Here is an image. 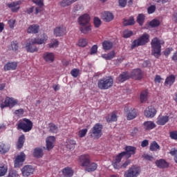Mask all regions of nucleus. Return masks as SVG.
Listing matches in <instances>:
<instances>
[{"label":"nucleus","instance_id":"1","mask_svg":"<svg viewBox=\"0 0 177 177\" xmlns=\"http://www.w3.org/2000/svg\"><path fill=\"white\" fill-rule=\"evenodd\" d=\"M46 41H48V35L44 33L39 37L31 39L26 44L25 48L27 52L34 53V52H38V48L35 45H42L46 44Z\"/></svg>","mask_w":177,"mask_h":177},{"label":"nucleus","instance_id":"2","mask_svg":"<svg viewBox=\"0 0 177 177\" xmlns=\"http://www.w3.org/2000/svg\"><path fill=\"white\" fill-rule=\"evenodd\" d=\"M124 150L125 151L119 153L116 156L115 161L112 164L113 168H120V162H121L122 157L130 158L131 156H133L136 153V147L132 146L125 147Z\"/></svg>","mask_w":177,"mask_h":177},{"label":"nucleus","instance_id":"3","mask_svg":"<svg viewBox=\"0 0 177 177\" xmlns=\"http://www.w3.org/2000/svg\"><path fill=\"white\" fill-rule=\"evenodd\" d=\"M151 46L152 48L151 55L155 57L161 56V42L158 38L155 37L151 40Z\"/></svg>","mask_w":177,"mask_h":177},{"label":"nucleus","instance_id":"4","mask_svg":"<svg viewBox=\"0 0 177 177\" xmlns=\"http://www.w3.org/2000/svg\"><path fill=\"white\" fill-rule=\"evenodd\" d=\"M113 84L114 80H113V77H111V76L103 77L98 80L97 87L99 88V89L102 90L109 89V88H111V86H113Z\"/></svg>","mask_w":177,"mask_h":177},{"label":"nucleus","instance_id":"5","mask_svg":"<svg viewBox=\"0 0 177 177\" xmlns=\"http://www.w3.org/2000/svg\"><path fill=\"white\" fill-rule=\"evenodd\" d=\"M17 129H21L23 132H30L32 129V122L27 118H24L19 121Z\"/></svg>","mask_w":177,"mask_h":177},{"label":"nucleus","instance_id":"6","mask_svg":"<svg viewBox=\"0 0 177 177\" xmlns=\"http://www.w3.org/2000/svg\"><path fill=\"white\" fill-rule=\"evenodd\" d=\"M102 129H103V125L100 123H96L90 131V136L93 139H100L102 135Z\"/></svg>","mask_w":177,"mask_h":177},{"label":"nucleus","instance_id":"7","mask_svg":"<svg viewBox=\"0 0 177 177\" xmlns=\"http://www.w3.org/2000/svg\"><path fill=\"white\" fill-rule=\"evenodd\" d=\"M150 36L147 33H144L142 37H139L137 39H135L131 45L132 48H136L138 46H143L149 42Z\"/></svg>","mask_w":177,"mask_h":177},{"label":"nucleus","instance_id":"8","mask_svg":"<svg viewBox=\"0 0 177 177\" xmlns=\"http://www.w3.org/2000/svg\"><path fill=\"white\" fill-rule=\"evenodd\" d=\"M139 175H140V167L135 165L124 173V177H138Z\"/></svg>","mask_w":177,"mask_h":177},{"label":"nucleus","instance_id":"9","mask_svg":"<svg viewBox=\"0 0 177 177\" xmlns=\"http://www.w3.org/2000/svg\"><path fill=\"white\" fill-rule=\"evenodd\" d=\"M19 100L13 97H6L4 102L1 104V108L5 109V107H10V109H12L15 107V106H17Z\"/></svg>","mask_w":177,"mask_h":177},{"label":"nucleus","instance_id":"10","mask_svg":"<svg viewBox=\"0 0 177 177\" xmlns=\"http://www.w3.org/2000/svg\"><path fill=\"white\" fill-rule=\"evenodd\" d=\"M124 111L127 113V118L129 121H131V120H133L134 118H136L138 113H136V109L131 108H129L128 106L124 107Z\"/></svg>","mask_w":177,"mask_h":177},{"label":"nucleus","instance_id":"11","mask_svg":"<svg viewBox=\"0 0 177 177\" xmlns=\"http://www.w3.org/2000/svg\"><path fill=\"white\" fill-rule=\"evenodd\" d=\"M144 114L147 118H153L157 114V110L154 106H149L145 110Z\"/></svg>","mask_w":177,"mask_h":177},{"label":"nucleus","instance_id":"12","mask_svg":"<svg viewBox=\"0 0 177 177\" xmlns=\"http://www.w3.org/2000/svg\"><path fill=\"white\" fill-rule=\"evenodd\" d=\"M79 161L81 167H88L91 162V157L88 154L82 155L79 158Z\"/></svg>","mask_w":177,"mask_h":177},{"label":"nucleus","instance_id":"13","mask_svg":"<svg viewBox=\"0 0 177 177\" xmlns=\"http://www.w3.org/2000/svg\"><path fill=\"white\" fill-rule=\"evenodd\" d=\"M67 33V28L64 26H60L56 27L54 29V35L55 37H63V35H66Z\"/></svg>","mask_w":177,"mask_h":177},{"label":"nucleus","instance_id":"14","mask_svg":"<svg viewBox=\"0 0 177 177\" xmlns=\"http://www.w3.org/2000/svg\"><path fill=\"white\" fill-rule=\"evenodd\" d=\"M23 176H30L34 174V167L31 165H26L21 169Z\"/></svg>","mask_w":177,"mask_h":177},{"label":"nucleus","instance_id":"15","mask_svg":"<svg viewBox=\"0 0 177 177\" xmlns=\"http://www.w3.org/2000/svg\"><path fill=\"white\" fill-rule=\"evenodd\" d=\"M90 20H91V17H89V15L88 14H84L78 18L77 21L80 26H84L86 24H89Z\"/></svg>","mask_w":177,"mask_h":177},{"label":"nucleus","instance_id":"16","mask_svg":"<svg viewBox=\"0 0 177 177\" xmlns=\"http://www.w3.org/2000/svg\"><path fill=\"white\" fill-rule=\"evenodd\" d=\"M43 59L47 63H53L55 61V54L53 53L46 52L43 54Z\"/></svg>","mask_w":177,"mask_h":177},{"label":"nucleus","instance_id":"17","mask_svg":"<svg viewBox=\"0 0 177 177\" xmlns=\"http://www.w3.org/2000/svg\"><path fill=\"white\" fill-rule=\"evenodd\" d=\"M131 76L133 80H142L143 77L142 70L139 68L133 70V71H131Z\"/></svg>","mask_w":177,"mask_h":177},{"label":"nucleus","instance_id":"18","mask_svg":"<svg viewBox=\"0 0 177 177\" xmlns=\"http://www.w3.org/2000/svg\"><path fill=\"white\" fill-rule=\"evenodd\" d=\"M17 68V62H9L3 66L4 71H10V70H16Z\"/></svg>","mask_w":177,"mask_h":177},{"label":"nucleus","instance_id":"19","mask_svg":"<svg viewBox=\"0 0 177 177\" xmlns=\"http://www.w3.org/2000/svg\"><path fill=\"white\" fill-rule=\"evenodd\" d=\"M101 17L104 21L109 23V21H111L114 19V15L110 12H104L101 14Z\"/></svg>","mask_w":177,"mask_h":177},{"label":"nucleus","instance_id":"20","mask_svg":"<svg viewBox=\"0 0 177 177\" xmlns=\"http://www.w3.org/2000/svg\"><path fill=\"white\" fill-rule=\"evenodd\" d=\"M56 140V138L55 136H49L46 138V147L47 150H52L53 149V147L55 146V141Z\"/></svg>","mask_w":177,"mask_h":177},{"label":"nucleus","instance_id":"21","mask_svg":"<svg viewBox=\"0 0 177 177\" xmlns=\"http://www.w3.org/2000/svg\"><path fill=\"white\" fill-rule=\"evenodd\" d=\"M26 160V154L24 152H21L18 155L15 160V166L19 167L20 162H24Z\"/></svg>","mask_w":177,"mask_h":177},{"label":"nucleus","instance_id":"22","mask_svg":"<svg viewBox=\"0 0 177 177\" xmlns=\"http://www.w3.org/2000/svg\"><path fill=\"white\" fill-rule=\"evenodd\" d=\"M155 164L156 167H158V168L164 169V168H168L169 167V164L167 162H166V160L164 159L156 160Z\"/></svg>","mask_w":177,"mask_h":177},{"label":"nucleus","instance_id":"23","mask_svg":"<svg viewBox=\"0 0 177 177\" xmlns=\"http://www.w3.org/2000/svg\"><path fill=\"white\" fill-rule=\"evenodd\" d=\"M129 78V73H128V72H123L117 77V81L118 82H125V81H127Z\"/></svg>","mask_w":177,"mask_h":177},{"label":"nucleus","instance_id":"24","mask_svg":"<svg viewBox=\"0 0 177 177\" xmlns=\"http://www.w3.org/2000/svg\"><path fill=\"white\" fill-rule=\"evenodd\" d=\"M38 31H39V26L37 24L30 25L27 29L28 34H38Z\"/></svg>","mask_w":177,"mask_h":177},{"label":"nucleus","instance_id":"25","mask_svg":"<svg viewBox=\"0 0 177 177\" xmlns=\"http://www.w3.org/2000/svg\"><path fill=\"white\" fill-rule=\"evenodd\" d=\"M10 149V146L8 144H5L3 142H0V153L1 154H6L9 151Z\"/></svg>","mask_w":177,"mask_h":177},{"label":"nucleus","instance_id":"26","mask_svg":"<svg viewBox=\"0 0 177 177\" xmlns=\"http://www.w3.org/2000/svg\"><path fill=\"white\" fill-rule=\"evenodd\" d=\"M91 24H87L86 25H80V30L82 34H89L91 31Z\"/></svg>","mask_w":177,"mask_h":177},{"label":"nucleus","instance_id":"27","mask_svg":"<svg viewBox=\"0 0 177 177\" xmlns=\"http://www.w3.org/2000/svg\"><path fill=\"white\" fill-rule=\"evenodd\" d=\"M7 6H8V8L11 9L12 12H18V10L20 9V4L19 2H12L11 3H8L7 4Z\"/></svg>","mask_w":177,"mask_h":177},{"label":"nucleus","instance_id":"28","mask_svg":"<svg viewBox=\"0 0 177 177\" xmlns=\"http://www.w3.org/2000/svg\"><path fill=\"white\" fill-rule=\"evenodd\" d=\"M168 121H169V116H160L158 118L156 123L158 124V125H165V124H167Z\"/></svg>","mask_w":177,"mask_h":177},{"label":"nucleus","instance_id":"29","mask_svg":"<svg viewBox=\"0 0 177 177\" xmlns=\"http://www.w3.org/2000/svg\"><path fill=\"white\" fill-rule=\"evenodd\" d=\"M175 75H171L170 76L167 77L165 82V86H171V85H174V83L175 82Z\"/></svg>","mask_w":177,"mask_h":177},{"label":"nucleus","instance_id":"30","mask_svg":"<svg viewBox=\"0 0 177 177\" xmlns=\"http://www.w3.org/2000/svg\"><path fill=\"white\" fill-rule=\"evenodd\" d=\"M97 169V165L95 162H89V164L85 167V171L87 172H93Z\"/></svg>","mask_w":177,"mask_h":177},{"label":"nucleus","instance_id":"31","mask_svg":"<svg viewBox=\"0 0 177 177\" xmlns=\"http://www.w3.org/2000/svg\"><path fill=\"white\" fill-rule=\"evenodd\" d=\"M144 129L146 131H150L151 129H154L156 128V124L152 121H147L143 123Z\"/></svg>","mask_w":177,"mask_h":177},{"label":"nucleus","instance_id":"32","mask_svg":"<svg viewBox=\"0 0 177 177\" xmlns=\"http://www.w3.org/2000/svg\"><path fill=\"white\" fill-rule=\"evenodd\" d=\"M62 174L64 176L71 177L73 175H74V171L73 169H71V168L68 167L62 169Z\"/></svg>","mask_w":177,"mask_h":177},{"label":"nucleus","instance_id":"33","mask_svg":"<svg viewBox=\"0 0 177 177\" xmlns=\"http://www.w3.org/2000/svg\"><path fill=\"white\" fill-rule=\"evenodd\" d=\"M113 48V42L107 40L102 42V49L104 50H110Z\"/></svg>","mask_w":177,"mask_h":177},{"label":"nucleus","instance_id":"34","mask_svg":"<svg viewBox=\"0 0 177 177\" xmlns=\"http://www.w3.org/2000/svg\"><path fill=\"white\" fill-rule=\"evenodd\" d=\"M102 57L105 59V60H111V59H114V57H115V52L112 50L107 54L102 55Z\"/></svg>","mask_w":177,"mask_h":177},{"label":"nucleus","instance_id":"35","mask_svg":"<svg viewBox=\"0 0 177 177\" xmlns=\"http://www.w3.org/2000/svg\"><path fill=\"white\" fill-rule=\"evenodd\" d=\"M148 97H149V93L147 92V90L141 92L140 95L141 103H145V102H147Z\"/></svg>","mask_w":177,"mask_h":177},{"label":"nucleus","instance_id":"36","mask_svg":"<svg viewBox=\"0 0 177 177\" xmlns=\"http://www.w3.org/2000/svg\"><path fill=\"white\" fill-rule=\"evenodd\" d=\"M33 156L37 158H40V157L44 156V151L41 148H36L34 150Z\"/></svg>","mask_w":177,"mask_h":177},{"label":"nucleus","instance_id":"37","mask_svg":"<svg viewBox=\"0 0 177 177\" xmlns=\"http://www.w3.org/2000/svg\"><path fill=\"white\" fill-rule=\"evenodd\" d=\"M24 140H26V137L23 134L18 139V142L17 144V149H21V147L24 146Z\"/></svg>","mask_w":177,"mask_h":177},{"label":"nucleus","instance_id":"38","mask_svg":"<svg viewBox=\"0 0 177 177\" xmlns=\"http://www.w3.org/2000/svg\"><path fill=\"white\" fill-rule=\"evenodd\" d=\"M74 2H77V0H62L60 2V5L62 8H66V6H70Z\"/></svg>","mask_w":177,"mask_h":177},{"label":"nucleus","instance_id":"39","mask_svg":"<svg viewBox=\"0 0 177 177\" xmlns=\"http://www.w3.org/2000/svg\"><path fill=\"white\" fill-rule=\"evenodd\" d=\"M66 148L69 149V150H74L75 147L76 142L74 140H68L66 142Z\"/></svg>","mask_w":177,"mask_h":177},{"label":"nucleus","instance_id":"40","mask_svg":"<svg viewBox=\"0 0 177 177\" xmlns=\"http://www.w3.org/2000/svg\"><path fill=\"white\" fill-rule=\"evenodd\" d=\"M106 120L107 122H114L115 121H117V114L112 113L111 115L106 116Z\"/></svg>","mask_w":177,"mask_h":177},{"label":"nucleus","instance_id":"41","mask_svg":"<svg viewBox=\"0 0 177 177\" xmlns=\"http://www.w3.org/2000/svg\"><path fill=\"white\" fill-rule=\"evenodd\" d=\"M149 150H151V151H157V150H160V145L157 142L153 141L150 145Z\"/></svg>","mask_w":177,"mask_h":177},{"label":"nucleus","instance_id":"42","mask_svg":"<svg viewBox=\"0 0 177 177\" xmlns=\"http://www.w3.org/2000/svg\"><path fill=\"white\" fill-rule=\"evenodd\" d=\"M135 24V19L131 17L129 19H124L123 21V25L127 26H133Z\"/></svg>","mask_w":177,"mask_h":177},{"label":"nucleus","instance_id":"43","mask_svg":"<svg viewBox=\"0 0 177 177\" xmlns=\"http://www.w3.org/2000/svg\"><path fill=\"white\" fill-rule=\"evenodd\" d=\"M49 128H50V132H52L53 133H57V131H59V128L57 126H56L53 123L49 124Z\"/></svg>","mask_w":177,"mask_h":177},{"label":"nucleus","instance_id":"44","mask_svg":"<svg viewBox=\"0 0 177 177\" xmlns=\"http://www.w3.org/2000/svg\"><path fill=\"white\" fill-rule=\"evenodd\" d=\"M6 172H8V167L5 165L0 166V177L5 176Z\"/></svg>","mask_w":177,"mask_h":177},{"label":"nucleus","instance_id":"45","mask_svg":"<svg viewBox=\"0 0 177 177\" xmlns=\"http://www.w3.org/2000/svg\"><path fill=\"white\" fill-rule=\"evenodd\" d=\"M143 21H145V15L139 14L137 17V22L140 24V26H142Z\"/></svg>","mask_w":177,"mask_h":177},{"label":"nucleus","instance_id":"46","mask_svg":"<svg viewBox=\"0 0 177 177\" xmlns=\"http://www.w3.org/2000/svg\"><path fill=\"white\" fill-rule=\"evenodd\" d=\"M133 35V32L132 30H126L123 32L124 38H129Z\"/></svg>","mask_w":177,"mask_h":177},{"label":"nucleus","instance_id":"47","mask_svg":"<svg viewBox=\"0 0 177 177\" xmlns=\"http://www.w3.org/2000/svg\"><path fill=\"white\" fill-rule=\"evenodd\" d=\"M71 74L72 77H73L74 78H77V77H78L80 75V69L73 68L71 71Z\"/></svg>","mask_w":177,"mask_h":177},{"label":"nucleus","instance_id":"48","mask_svg":"<svg viewBox=\"0 0 177 177\" xmlns=\"http://www.w3.org/2000/svg\"><path fill=\"white\" fill-rule=\"evenodd\" d=\"M86 45H88V41L86 39H80L78 42V46L82 48L85 47Z\"/></svg>","mask_w":177,"mask_h":177},{"label":"nucleus","instance_id":"49","mask_svg":"<svg viewBox=\"0 0 177 177\" xmlns=\"http://www.w3.org/2000/svg\"><path fill=\"white\" fill-rule=\"evenodd\" d=\"M93 23L95 27L99 28V27H100V25L102 24V21L100 20V19H99V17H95Z\"/></svg>","mask_w":177,"mask_h":177},{"label":"nucleus","instance_id":"50","mask_svg":"<svg viewBox=\"0 0 177 177\" xmlns=\"http://www.w3.org/2000/svg\"><path fill=\"white\" fill-rule=\"evenodd\" d=\"M169 138L173 140H177V131H172L169 133Z\"/></svg>","mask_w":177,"mask_h":177},{"label":"nucleus","instance_id":"51","mask_svg":"<svg viewBox=\"0 0 177 177\" xmlns=\"http://www.w3.org/2000/svg\"><path fill=\"white\" fill-rule=\"evenodd\" d=\"M149 25L153 28L158 27V26H160V21L158 20L153 19L149 23Z\"/></svg>","mask_w":177,"mask_h":177},{"label":"nucleus","instance_id":"52","mask_svg":"<svg viewBox=\"0 0 177 177\" xmlns=\"http://www.w3.org/2000/svg\"><path fill=\"white\" fill-rule=\"evenodd\" d=\"M74 12H82V10H84V6H82V5H76L75 7H74V9H73Z\"/></svg>","mask_w":177,"mask_h":177},{"label":"nucleus","instance_id":"53","mask_svg":"<svg viewBox=\"0 0 177 177\" xmlns=\"http://www.w3.org/2000/svg\"><path fill=\"white\" fill-rule=\"evenodd\" d=\"M49 48H57L59 46V41L55 39L53 43L48 44Z\"/></svg>","mask_w":177,"mask_h":177},{"label":"nucleus","instance_id":"54","mask_svg":"<svg viewBox=\"0 0 177 177\" xmlns=\"http://www.w3.org/2000/svg\"><path fill=\"white\" fill-rule=\"evenodd\" d=\"M33 3H35L39 8L44 6V1L42 0H32Z\"/></svg>","mask_w":177,"mask_h":177},{"label":"nucleus","instance_id":"55","mask_svg":"<svg viewBox=\"0 0 177 177\" xmlns=\"http://www.w3.org/2000/svg\"><path fill=\"white\" fill-rule=\"evenodd\" d=\"M147 12L149 15H151V13H154V12H156V6L154 5L150 6L147 9Z\"/></svg>","mask_w":177,"mask_h":177},{"label":"nucleus","instance_id":"56","mask_svg":"<svg viewBox=\"0 0 177 177\" xmlns=\"http://www.w3.org/2000/svg\"><path fill=\"white\" fill-rule=\"evenodd\" d=\"M131 164V160H127L123 165H121L119 162L120 167L118 168H115V169H120V168H127V165H129Z\"/></svg>","mask_w":177,"mask_h":177},{"label":"nucleus","instance_id":"57","mask_svg":"<svg viewBox=\"0 0 177 177\" xmlns=\"http://www.w3.org/2000/svg\"><path fill=\"white\" fill-rule=\"evenodd\" d=\"M95 53H97V45H94L91 48L90 55H95Z\"/></svg>","mask_w":177,"mask_h":177},{"label":"nucleus","instance_id":"58","mask_svg":"<svg viewBox=\"0 0 177 177\" xmlns=\"http://www.w3.org/2000/svg\"><path fill=\"white\" fill-rule=\"evenodd\" d=\"M11 48L15 51L19 49V45L17 44V41L11 42Z\"/></svg>","mask_w":177,"mask_h":177},{"label":"nucleus","instance_id":"59","mask_svg":"<svg viewBox=\"0 0 177 177\" xmlns=\"http://www.w3.org/2000/svg\"><path fill=\"white\" fill-rule=\"evenodd\" d=\"M88 132L87 129H82L79 131V136L80 138H84L85 135H86V133Z\"/></svg>","mask_w":177,"mask_h":177},{"label":"nucleus","instance_id":"60","mask_svg":"<svg viewBox=\"0 0 177 177\" xmlns=\"http://www.w3.org/2000/svg\"><path fill=\"white\" fill-rule=\"evenodd\" d=\"M127 0H118L119 6H120V8H125V6H127Z\"/></svg>","mask_w":177,"mask_h":177},{"label":"nucleus","instance_id":"61","mask_svg":"<svg viewBox=\"0 0 177 177\" xmlns=\"http://www.w3.org/2000/svg\"><path fill=\"white\" fill-rule=\"evenodd\" d=\"M142 157L145 160H148V161H153L154 160V158L149 154H144Z\"/></svg>","mask_w":177,"mask_h":177},{"label":"nucleus","instance_id":"62","mask_svg":"<svg viewBox=\"0 0 177 177\" xmlns=\"http://www.w3.org/2000/svg\"><path fill=\"white\" fill-rule=\"evenodd\" d=\"M14 113L16 114V115H21L24 114V109H17L15 110Z\"/></svg>","mask_w":177,"mask_h":177},{"label":"nucleus","instance_id":"63","mask_svg":"<svg viewBox=\"0 0 177 177\" xmlns=\"http://www.w3.org/2000/svg\"><path fill=\"white\" fill-rule=\"evenodd\" d=\"M15 23H16V21L15 19H10L8 21V24L10 28H15Z\"/></svg>","mask_w":177,"mask_h":177},{"label":"nucleus","instance_id":"64","mask_svg":"<svg viewBox=\"0 0 177 177\" xmlns=\"http://www.w3.org/2000/svg\"><path fill=\"white\" fill-rule=\"evenodd\" d=\"M171 60H173V62H175V63L177 62V51L173 54L171 57Z\"/></svg>","mask_w":177,"mask_h":177}]
</instances>
